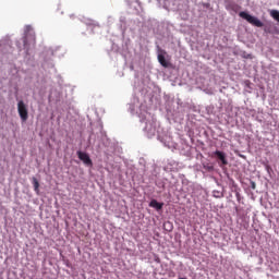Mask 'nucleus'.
Here are the masks:
<instances>
[{
    "label": "nucleus",
    "mask_w": 279,
    "mask_h": 279,
    "mask_svg": "<svg viewBox=\"0 0 279 279\" xmlns=\"http://www.w3.org/2000/svg\"><path fill=\"white\" fill-rule=\"evenodd\" d=\"M239 16L241 19H244V21H247V23H250L251 25H254V27H263V23L260 22V20H258V17L253 16L245 11H241L239 13Z\"/></svg>",
    "instance_id": "obj_1"
},
{
    "label": "nucleus",
    "mask_w": 279,
    "mask_h": 279,
    "mask_svg": "<svg viewBox=\"0 0 279 279\" xmlns=\"http://www.w3.org/2000/svg\"><path fill=\"white\" fill-rule=\"evenodd\" d=\"M158 62L165 69H169V61H167V59L165 58V54H158Z\"/></svg>",
    "instance_id": "obj_5"
},
{
    "label": "nucleus",
    "mask_w": 279,
    "mask_h": 279,
    "mask_svg": "<svg viewBox=\"0 0 279 279\" xmlns=\"http://www.w3.org/2000/svg\"><path fill=\"white\" fill-rule=\"evenodd\" d=\"M77 156H78L80 160H82V162H84V165H87V167H93V160L90 159V156H88V154H86L82 150H78Z\"/></svg>",
    "instance_id": "obj_3"
},
{
    "label": "nucleus",
    "mask_w": 279,
    "mask_h": 279,
    "mask_svg": "<svg viewBox=\"0 0 279 279\" xmlns=\"http://www.w3.org/2000/svg\"><path fill=\"white\" fill-rule=\"evenodd\" d=\"M32 182L35 193H40V183L38 182V179H36V177H33Z\"/></svg>",
    "instance_id": "obj_7"
},
{
    "label": "nucleus",
    "mask_w": 279,
    "mask_h": 279,
    "mask_svg": "<svg viewBox=\"0 0 279 279\" xmlns=\"http://www.w3.org/2000/svg\"><path fill=\"white\" fill-rule=\"evenodd\" d=\"M150 208H156V210H162V206H165L163 203H158V201L153 199L149 203Z\"/></svg>",
    "instance_id": "obj_6"
},
{
    "label": "nucleus",
    "mask_w": 279,
    "mask_h": 279,
    "mask_svg": "<svg viewBox=\"0 0 279 279\" xmlns=\"http://www.w3.org/2000/svg\"><path fill=\"white\" fill-rule=\"evenodd\" d=\"M253 189H256V185L253 183Z\"/></svg>",
    "instance_id": "obj_8"
},
{
    "label": "nucleus",
    "mask_w": 279,
    "mask_h": 279,
    "mask_svg": "<svg viewBox=\"0 0 279 279\" xmlns=\"http://www.w3.org/2000/svg\"><path fill=\"white\" fill-rule=\"evenodd\" d=\"M215 158H217L218 160H220V167H226V165H228V159L226 158V153L220 151V150H216L214 153Z\"/></svg>",
    "instance_id": "obj_4"
},
{
    "label": "nucleus",
    "mask_w": 279,
    "mask_h": 279,
    "mask_svg": "<svg viewBox=\"0 0 279 279\" xmlns=\"http://www.w3.org/2000/svg\"><path fill=\"white\" fill-rule=\"evenodd\" d=\"M17 112H19V116L21 118V121H23V123H25V121H27V119H29V112L27 111V105H25V102L23 100H20L17 102Z\"/></svg>",
    "instance_id": "obj_2"
}]
</instances>
